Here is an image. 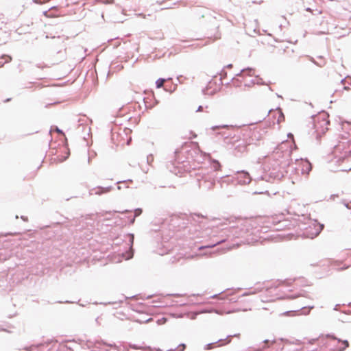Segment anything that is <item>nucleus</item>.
Here are the masks:
<instances>
[{"mask_svg":"<svg viewBox=\"0 0 351 351\" xmlns=\"http://www.w3.org/2000/svg\"><path fill=\"white\" fill-rule=\"evenodd\" d=\"M298 295H292L291 296H290V298H291V299H295V298H298Z\"/></svg>","mask_w":351,"mask_h":351,"instance_id":"obj_23","label":"nucleus"},{"mask_svg":"<svg viewBox=\"0 0 351 351\" xmlns=\"http://www.w3.org/2000/svg\"><path fill=\"white\" fill-rule=\"evenodd\" d=\"M310 312V310H308V311L306 312V314H308Z\"/></svg>","mask_w":351,"mask_h":351,"instance_id":"obj_40","label":"nucleus"},{"mask_svg":"<svg viewBox=\"0 0 351 351\" xmlns=\"http://www.w3.org/2000/svg\"><path fill=\"white\" fill-rule=\"evenodd\" d=\"M310 312V310H308V311L306 312V314H308Z\"/></svg>","mask_w":351,"mask_h":351,"instance_id":"obj_38","label":"nucleus"},{"mask_svg":"<svg viewBox=\"0 0 351 351\" xmlns=\"http://www.w3.org/2000/svg\"><path fill=\"white\" fill-rule=\"evenodd\" d=\"M186 348L185 344H180L178 346L176 351H184Z\"/></svg>","mask_w":351,"mask_h":351,"instance_id":"obj_15","label":"nucleus"},{"mask_svg":"<svg viewBox=\"0 0 351 351\" xmlns=\"http://www.w3.org/2000/svg\"><path fill=\"white\" fill-rule=\"evenodd\" d=\"M322 228H323V225H319V226H316L315 231L313 232L308 233V232H306L305 234H306V237L313 239L320 233Z\"/></svg>","mask_w":351,"mask_h":351,"instance_id":"obj_9","label":"nucleus"},{"mask_svg":"<svg viewBox=\"0 0 351 351\" xmlns=\"http://www.w3.org/2000/svg\"><path fill=\"white\" fill-rule=\"evenodd\" d=\"M270 342H271V341H270V340H269V339H265V340L263 341V343H264L265 344H268V343H270ZM274 342H275V340L271 341V343H274Z\"/></svg>","mask_w":351,"mask_h":351,"instance_id":"obj_21","label":"nucleus"},{"mask_svg":"<svg viewBox=\"0 0 351 351\" xmlns=\"http://www.w3.org/2000/svg\"><path fill=\"white\" fill-rule=\"evenodd\" d=\"M220 75H221V84H223V82H222L223 78L227 75V73L223 69H222V70H221Z\"/></svg>","mask_w":351,"mask_h":351,"instance_id":"obj_14","label":"nucleus"},{"mask_svg":"<svg viewBox=\"0 0 351 351\" xmlns=\"http://www.w3.org/2000/svg\"><path fill=\"white\" fill-rule=\"evenodd\" d=\"M310 312V310H308V311L306 312V314H308Z\"/></svg>","mask_w":351,"mask_h":351,"instance_id":"obj_39","label":"nucleus"},{"mask_svg":"<svg viewBox=\"0 0 351 351\" xmlns=\"http://www.w3.org/2000/svg\"><path fill=\"white\" fill-rule=\"evenodd\" d=\"M335 151L341 153V158H343L351 156V139L343 137L342 141L335 146Z\"/></svg>","mask_w":351,"mask_h":351,"instance_id":"obj_3","label":"nucleus"},{"mask_svg":"<svg viewBox=\"0 0 351 351\" xmlns=\"http://www.w3.org/2000/svg\"><path fill=\"white\" fill-rule=\"evenodd\" d=\"M136 212H137V213H136V215H139V213H141V210L138 211V210H136Z\"/></svg>","mask_w":351,"mask_h":351,"instance_id":"obj_29","label":"nucleus"},{"mask_svg":"<svg viewBox=\"0 0 351 351\" xmlns=\"http://www.w3.org/2000/svg\"><path fill=\"white\" fill-rule=\"evenodd\" d=\"M248 294H249V293H243V294L242 295V296H243V295H248Z\"/></svg>","mask_w":351,"mask_h":351,"instance_id":"obj_36","label":"nucleus"},{"mask_svg":"<svg viewBox=\"0 0 351 351\" xmlns=\"http://www.w3.org/2000/svg\"><path fill=\"white\" fill-rule=\"evenodd\" d=\"M329 122L325 119H322L319 121L317 119H314L313 125L314 129V133L316 134V137L320 136L322 134H324L328 130V124Z\"/></svg>","mask_w":351,"mask_h":351,"instance_id":"obj_4","label":"nucleus"},{"mask_svg":"<svg viewBox=\"0 0 351 351\" xmlns=\"http://www.w3.org/2000/svg\"><path fill=\"white\" fill-rule=\"evenodd\" d=\"M313 307H314L313 306H308V308L309 309H312V308H313Z\"/></svg>","mask_w":351,"mask_h":351,"instance_id":"obj_35","label":"nucleus"},{"mask_svg":"<svg viewBox=\"0 0 351 351\" xmlns=\"http://www.w3.org/2000/svg\"><path fill=\"white\" fill-rule=\"evenodd\" d=\"M228 177V176H221L220 177V179H221V182H226V180H225L226 178Z\"/></svg>","mask_w":351,"mask_h":351,"instance_id":"obj_20","label":"nucleus"},{"mask_svg":"<svg viewBox=\"0 0 351 351\" xmlns=\"http://www.w3.org/2000/svg\"><path fill=\"white\" fill-rule=\"evenodd\" d=\"M136 212H137V213H136V215H139V213H141V210L138 211V210H136Z\"/></svg>","mask_w":351,"mask_h":351,"instance_id":"obj_26","label":"nucleus"},{"mask_svg":"<svg viewBox=\"0 0 351 351\" xmlns=\"http://www.w3.org/2000/svg\"><path fill=\"white\" fill-rule=\"evenodd\" d=\"M220 128L221 129H230L231 130V132L226 134L224 132H221V136H222L223 138H224V141L226 143H231L232 141L229 140V138H235V134H234V130H236V128L233 126V125H221L220 126Z\"/></svg>","mask_w":351,"mask_h":351,"instance_id":"obj_5","label":"nucleus"},{"mask_svg":"<svg viewBox=\"0 0 351 351\" xmlns=\"http://www.w3.org/2000/svg\"><path fill=\"white\" fill-rule=\"evenodd\" d=\"M231 66H232V64H228V65H227V66H226V67H228V68H229V67H231Z\"/></svg>","mask_w":351,"mask_h":351,"instance_id":"obj_33","label":"nucleus"},{"mask_svg":"<svg viewBox=\"0 0 351 351\" xmlns=\"http://www.w3.org/2000/svg\"><path fill=\"white\" fill-rule=\"evenodd\" d=\"M256 80H252V84H265V82L261 78H258V77H256Z\"/></svg>","mask_w":351,"mask_h":351,"instance_id":"obj_13","label":"nucleus"},{"mask_svg":"<svg viewBox=\"0 0 351 351\" xmlns=\"http://www.w3.org/2000/svg\"><path fill=\"white\" fill-rule=\"evenodd\" d=\"M237 335H238L234 334V337H236V336H237ZM232 337H233V335H226L225 339H222V338H221V339H220V341H221V346H225V345L228 344V343H230V338H231Z\"/></svg>","mask_w":351,"mask_h":351,"instance_id":"obj_10","label":"nucleus"},{"mask_svg":"<svg viewBox=\"0 0 351 351\" xmlns=\"http://www.w3.org/2000/svg\"><path fill=\"white\" fill-rule=\"evenodd\" d=\"M105 191H102L101 189H97L95 193L97 194V195H100L102 192H104Z\"/></svg>","mask_w":351,"mask_h":351,"instance_id":"obj_19","label":"nucleus"},{"mask_svg":"<svg viewBox=\"0 0 351 351\" xmlns=\"http://www.w3.org/2000/svg\"><path fill=\"white\" fill-rule=\"evenodd\" d=\"M306 11H308V12H311V11H312V10H311V8H307L306 9Z\"/></svg>","mask_w":351,"mask_h":351,"instance_id":"obj_30","label":"nucleus"},{"mask_svg":"<svg viewBox=\"0 0 351 351\" xmlns=\"http://www.w3.org/2000/svg\"><path fill=\"white\" fill-rule=\"evenodd\" d=\"M221 252L223 251L230 250L239 245V243L234 240L239 237L238 228L231 227L229 229L223 228L221 230Z\"/></svg>","mask_w":351,"mask_h":351,"instance_id":"obj_1","label":"nucleus"},{"mask_svg":"<svg viewBox=\"0 0 351 351\" xmlns=\"http://www.w3.org/2000/svg\"><path fill=\"white\" fill-rule=\"evenodd\" d=\"M1 59L4 60V62L0 61V66H2L4 63L9 62L12 60L9 56H3Z\"/></svg>","mask_w":351,"mask_h":351,"instance_id":"obj_12","label":"nucleus"},{"mask_svg":"<svg viewBox=\"0 0 351 351\" xmlns=\"http://www.w3.org/2000/svg\"><path fill=\"white\" fill-rule=\"evenodd\" d=\"M51 0H34V2L38 4H43L50 1Z\"/></svg>","mask_w":351,"mask_h":351,"instance_id":"obj_16","label":"nucleus"},{"mask_svg":"<svg viewBox=\"0 0 351 351\" xmlns=\"http://www.w3.org/2000/svg\"><path fill=\"white\" fill-rule=\"evenodd\" d=\"M165 82H166V80H165L163 78H160V79L157 80V81L156 82V87L158 88L162 87L164 85V83Z\"/></svg>","mask_w":351,"mask_h":351,"instance_id":"obj_11","label":"nucleus"},{"mask_svg":"<svg viewBox=\"0 0 351 351\" xmlns=\"http://www.w3.org/2000/svg\"><path fill=\"white\" fill-rule=\"evenodd\" d=\"M245 71L247 72V75L249 76H253L254 75V69L252 68L247 67L246 69H241L239 73L230 75V78L231 80H233L235 76H241L242 73Z\"/></svg>","mask_w":351,"mask_h":351,"instance_id":"obj_8","label":"nucleus"},{"mask_svg":"<svg viewBox=\"0 0 351 351\" xmlns=\"http://www.w3.org/2000/svg\"><path fill=\"white\" fill-rule=\"evenodd\" d=\"M136 212H137V213H136V215H139V213H141V210L138 211V210H136Z\"/></svg>","mask_w":351,"mask_h":351,"instance_id":"obj_25","label":"nucleus"},{"mask_svg":"<svg viewBox=\"0 0 351 351\" xmlns=\"http://www.w3.org/2000/svg\"><path fill=\"white\" fill-rule=\"evenodd\" d=\"M339 197L338 194H332L330 196V199L335 200V197Z\"/></svg>","mask_w":351,"mask_h":351,"instance_id":"obj_18","label":"nucleus"},{"mask_svg":"<svg viewBox=\"0 0 351 351\" xmlns=\"http://www.w3.org/2000/svg\"><path fill=\"white\" fill-rule=\"evenodd\" d=\"M207 346H208V349H211L213 348L212 344H208Z\"/></svg>","mask_w":351,"mask_h":351,"instance_id":"obj_24","label":"nucleus"},{"mask_svg":"<svg viewBox=\"0 0 351 351\" xmlns=\"http://www.w3.org/2000/svg\"><path fill=\"white\" fill-rule=\"evenodd\" d=\"M301 172L303 175H308L312 169V166L310 162L307 160H301Z\"/></svg>","mask_w":351,"mask_h":351,"instance_id":"obj_7","label":"nucleus"},{"mask_svg":"<svg viewBox=\"0 0 351 351\" xmlns=\"http://www.w3.org/2000/svg\"><path fill=\"white\" fill-rule=\"evenodd\" d=\"M254 84H252V80H251L250 83L245 84V86H248V87H250V86H252V85H254Z\"/></svg>","mask_w":351,"mask_h":351,"instance_id":"obj_22","label":"nucleus"},{"mask_svg":"<svg viewBox=\"0 0 351 351\" xmlns=\"http://www.w3.org/2000/svg\"><path fill=\"white\" fill-rule=\"evenodd\" d=\"M221 220H222V219L221 218V222H220L221 226H222V224H223Z\"/></svg>","mask_w":351,"mask_h":351,"instance_id":"obj_37","label":"nucleus"},{"mask_svg":"<svg viewBox=\"0 0 351 351\" xmlns=\"http://www.w3.org/2000/svg\"><path fill=\"white\" fill-rule=\"evenodd\" d=\"M50 346H51V343H45V344H40L39 347H40V350H42L45 347H49Z\"/></svg>","mask_w":351,"mask_h":351,"instance_id":"obj_17","label":"nucleus"},{"mask_svg":"<svg viewBox=\"0 0 351 351\" xmlns=\"http://www.w3.org/2000/svg\"><path fill=\"white\" fill-rule=\"evenodd\" d=\"M237 173L238 174V176H237L238 182L240 184H247L250 183L252 178L248 172L242 170V171H238Z\"/></svg>","mask_w":351,"mask_h":351,"instance_id":"obj_6","label":"nucleus"},{"mask_svg":"<svg viewBox=\"0 0 351 351\" xmlns=\"http://www.w3.org/2000/svg\"><path fill=\"white\" fill-rule=\"evenodd\" d=\"M132 256H133V254L132 253V254H131V255H130L129 257H128L127 258L128 259V258H132Z\"/></svg>","mask_w":351,"mask_h":351,"instance_id":"obj_32","label":"nucleus"},{"mask_svg":"<svg viewBox=\"0 0 351 351\" xmlns=\"http://www.w3.org/2000/svg\"><path fill=\"white\" fill-rule=\"evenodd\" d=\"M339 306V304H337V305L335 306V308H334V310H335V311H337V306Z\"/></svg>","mask_w":351,"mask_h":351,"instance_id":"obj_31","label":"nucleus"},{"mask_svg":"<svg viewBox=\"0 0 351 351\" xmlns=\"http://www.w3.org/2000/svg\"><path fill=\"white\" fill-rule=\"evenodd\" d=\"M136 212H137V213H136V215H139V213H141V210L138 211V210H136Z\"/></svg>","mask_w":351,"mask_h":351,"instance_id":"obj_27","label":"nucleus"},{"mask_svg":"<svg viewBox=\"0 0 351 351\" xmlns=\"http://www.w3.org/2000/svg\"><path fill=\"white\" fill-rule=\"evenodd\" d=\"M240 296L234 293L232 290H227L221 291V314L222 313H230L240 311L239 308H232L230 310H226L225 305L228 303H234L238 301Z\"/></svg>","mask_w":351,"mask_h":351,"instance_id":"obj_2","label":"nucleus"},{"mask_svg":"<svg viewBox=\"0 0 351 351\" xmlns=\"http://www.w3.org/2000/svg\"><path fill=\"white\" fill-rule=\"evenodd\" d=\"M136 212H137V213H136V215H139V213H141V210L138 211V210H136Z\"/></svg>","mask_w":351,"mask_h":351,"instance_id":"obj_28","label":"nucleus"},{"mask_svg":"<svg viewBox=\"0 0 351 351\" xmlns=\"http://www.w3.org/2000/svg\"><path fill=\"white\" fill-rule=\"evenodd\" d=\"M288 136H293V134L291 133L288 134Z\"/></svg>","mask_w":351,"mask_h":351,"instance_id":"obj_34","label":"nucleus"}]
</instances>
